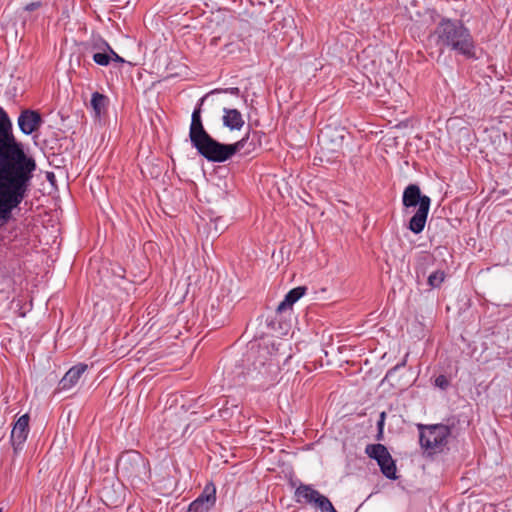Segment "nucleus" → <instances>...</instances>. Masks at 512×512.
Segmentation results:
<instances>
[{
    "instance_id": "obj_14",
    "label": "nucleus",
    "mask_w": 512,
    "mask_h": 512,
    "mask_svg": "<svg viewBox=\"0 0 512 512\" xmlns=\"http://www.w3.org/2000/svg\"><path fill=\"white\" fill-rule=\"evenodd\" d=\"M332 132H333V129H331L330 127H325L324 129H322L319 134V141L323 144H327L328 142H330L331 143L330 150L336 151L343 144V141H344L343 130H340V131L335 130L334 136L332 135Z\"/></svg>"
},
{
    "instance_id": "obj_22",
    "label": "nucleus",
    "mask_w": 512,
    "mask_h": 512,
    "mask_svg": "<svg viewBox=\"0 0 512 512\" xmlns=\"http://www.w3.org/2000/svg\"><path fill=\"white\" fill-rule=\"evenodd\" d=\"M222 92L228 93V94L234 95V96H239L240 89L238 87H230V88H226V89L222 90Z\"/></svg>"
},
{
    "instance_id": "obj_13",
    "label": "nucleus",
    "mask_w": 512,
    "mask_h": 512,
    "mask_svg": "<svg viewBox=\"0 0 512 512\" xmlns=\"http://www.w3.org/2000/svg\"><path fill=\"white\" fill-rule=\"evenodd\" d=\"M222 122L230 130H241L245 122L242 114L237 109L224 108Z\"/></svg>"
},
{
    "instance_id": "obj_16",
    "label": "nucleus",
    "mask_w": 512,
    "mask_h": 512,
    "mask_svg": "<svg viewBox=\"0 0 512 512\" xmlns=\"http://www.w3.org/2000/svg\"><path fill=\"white\" fill-rule=\"evenodd\" d=\"M108 98L104 94L94 92L91 95V107L95 118H100L108 105Z\"/></svg>"
},
{
    "instance_id": "obj_2",
    "label": "nucleus",
    "mask_w": 512,
    "mask_h": 512,
    "mask_svg": "<svg viewBox=\"0 0 512 512\" xmlns=\"http://www.w3.org/2000/svg\"><path fill=\"white\" fill-rule=\"evenodd\" d=\"M203 102L204 97L197 102L192 112L189 138L192 146L209 162H225L240 151L250 138L252 142L260 138L262 133L254 131L252 134L248 133L244 138L233 144L218 142L208 134L203 126L201 118Z\"/></svg>"
},
{
    "instance_id": "obj_15",
    "label": "nucleus",
    "mask_w": 512,
    "mask_h": 512,
    "mask_svg": "<svg viewBox=\"0 0 512 512\" xmlns=\"http://www.w3.org/2000/svg\"><path fill=\"white\" fill-rule=\"evenodd\" d=\"M306 289L304 287H296L291 289L279 303L277 311L282 313L292 308L293 304L296 303L304 294Z\"/></svg>"
},
{
    "instance_id": "obj_10",
    "label": "nucleus",
    "mask_w": 512,
    "mask_h": 512,
    "mask_svg": "<svg viewBox=\"0 0 512 512\" xmlns=\"http://www.w3.org/2000/svg\"><path fill=\"white\" fill-rule=\"evenodd\" d=\"M42 122L40 113L31 109L23 110L17 119L18 127L24 135H31L41 126Z\"/></svg>"
},
{
    "instance_id": "obj_21",
    "label": "nucleus",
    "mask_w": 512,
    "mask_h": 512,
    "mask_svg": "<svg viewBox=\"0 0 512 512\" xmlns=\"http://www.w3.org/2000/svg\"><path fill=\"white\" fill-rule=\"evenodd\" d=\"M41 6H42V2L41 1H34V2L26 4L24 6L23 10L26 11V12H31V11L37 10Z\"/></svg>"
},
{
    "instance_id": "obj_17",
    "label": "nucleus",
    "mask_w": 512,
    "mask_h": 512,
    "mask_svg": "<svg viewBox=\"0 0 512 512\" xmlns=\"http://www.w3.org/2000/svg\"><path fill=\"white\" fill-rule=\"evenodd\" d=\"M93 47L94 48H104L107 49L111 55V61L124 63V59L120 57L112 48L111 46L102 38H97L93 40Z\"/></svg>"
},
{
    "instance_id": "obj_7",
    "label": "nucleus",
    "mask_w": 512,
    "mask_h": 512,
    "mask_svg": "<svg viewBox=\"0 0 512 512\" xmlns=\"http://www.w3.org/2000/svg\"><path fill=\"white\" fill-rule=\"evenodd\" d=\"M296 502L314 505L321 512H337L331 501L311 485H300L295 491Z\"/></svg>"
},
{
    "instance_id": "obj_25",
    "label": "nucleus",
    "mask_w": 512,
    "mask_h": 512,
    "mask_svg": "<svg viewBox=\"0 0 512 512\" xmlns=\"http://www.w3.org/2000/svg\"><path fill=\"white\" fill-rule=\"evenodd\" d=\"M0 512H2V510L0 509Z\"/></svg>"
},
{
    "instance_id": "obj_5",
    "label": "nucleus",
    "mask_w": 512,
    "mask_h": 512,
    "mask_svg": "<svg viewBox=\"0 0 512 512\" xmlns=\"http://www.w3.org/2000/svg\"><path fill=\"white\" fill-rule=\"evenodd\" d=\"M421 448L429 455L443 451L451 434L450 428L445 424L418 425Z\"/></svg>"
},
{
    "instance_id": "obj_24",
    "label": "nucleus",
    "mask_w": 512,
    "mask_h": 512,
    "mask_svg": "<svg viewBox=\"0 0 512 512\" xmlns=\"http://www.w3.org/2000/svg\"><path fill=\"white\" fill-rule=\"evenodd\" d=\"M384 416H385V412H382V414H381V418L383 419V418H384Z\"/></svg>"
},
{
    "instance_id": "obj_19",
    "label": "nucleus",
    "mask_w": 512,
    "mask_h": 512,
    "mask_svg": "<svg viewBox=\"0 0 512 512\" xmlns=\"http://www.w3.org/2000/svg\"><path fill=\"white\" fill-rule=\"evenodd\" d=\"M445 272L443 270H436L428 276V285L431 288H439L445 280Z\"/></svg>"
},
{
    "instance_id": "obj_1",
    "label": "nucleus",
    "mask_w": 512,
    "mask_h": 512,
    "mask_svg": "<svg viewBox=\"0 0 512 512\" xmlns=\"http://www.w3.org/2000/svg\"><path fill=\"white\" fill-rule=\"evenodd\" d=\"M36 167L34 158L16 139L8 114L0 107V220L7 221L24 200Z\"/></svg>"
},
{
    "instance_id": "obj_6",
    "label": "nucleus",
    "mask_w": 512,
    "mask_h": 512,
    "mask_svg": "<svg viewBox=\"0 0 512 512\" xmlns=\"http://www.w3.org/2000/svg\"><path fill=\"white\" fill-rule=\"evenodd\" d=\"M365 452L371 459L377 462L381 472L386 478L391 480L397 478L395 461L383 444H368L365 448Z\"/></svg>"
},
{
    "instance_id": "obj_9",
    "label": "nucleus",
    "mask_w": 512,
    "mask_h": 512,
    "mask_svg": "<svg viewBox=\"0 0 512 512\" xmlns=\"http://www.w3.org/2000/svg\"><path fill=\"white\" fill-rule=\"evenodd\" d=\"M29 433V415L23 414L15 422L10 436V441L15 453L22 450Z\"/></svg>"
},
{
    "instance_id": "obj_23",
    "label": "nucleus",
    "mask_w": 512,
    "mask_h": 512,
    "mask_svg": "<svg viewBox=\"0 0 512 512\" xmlns=\"http://www.w3.org/2000/svg\"><path fill=\"white\" fill-rule=\"evenodd\" d=\"M407 357H408V354H406L404 360L401 363L397 364L395 368L398 369V368L404 367L406 364Z\"/></svg>"
},
{
    "instance_id": "obj_20",
    "label": "nucleus",
    "mask_w": 512,
    "mask_h": 512,
    "mask_svg": "<svg viewBox=\"0 0 512 512\" xmlns=\"http://www.w3.org/2000/svg\"><path fill=\"white\" fill-rule=\"evenodd\" d=\"M449 384V380L445 375H439L435 379V386L440 388L441 390H446Z\"/></svg>"
},
{
    "instance_id": "obj_3",
    "label": "nucleus",
    "mask_w": 512,
    "mask_h": 512,
    "mask_svg": "<svg viewBox=\"0 0 512 512\" xmlns=\"http://www.w3.org/2000/svg\"><path fill=\"white\" fill-rule=\"evenodd\" d=\"M432 36L441 50H449L466 59H477L476 44L470 30L460 20L442 19Z\"/></svg>"
},
{
    "instance_id": "obj_4",
    "label": "nucleus",
    "mask_w": 512,
    "mask_h": 512,
    "mask_svg": "<svg viewBox=\"0 0 512 512\" xmlns=\"http://www.w3.org/2000/svg\"><path fill=\"white\" fill-rule=\"evenodd\" d=\"M402 203L406 209L418 207L409 221L408 229L414 234H420L427 222L431 205L430 197L422 194L418 185L410 184L404 189Z\"/></svg>"
},
{
    "instance_id": "obj_11",
    "label": "nucleus",
    "mask_w": 512,
    "mask_h": 512,
    "mask_svg": "<svg viewBox=\"0 0 512 512\" xmlns=\"http://www.w3.org/2000/svg\"><path fill=\"white\" fill-rule=\"evenodd\" d=\"M117 467L128 476H133L137 475L141 468H145V463L138 452L132 451L120 457Z\"/></svg>"
},
{
    "instance_id": "obj_18",
    "label": "nucleus",
    "mask_w": 512,
    "mask_h": 512,
    "mask_svg": "<svg viewBox=\"0 0 512 512\" xmlns=\"http://www.w3.org/2000/svg\"><path fill=\"white\" fill-rule=\"evenodd\" d=\"M98 52L93 54V61L100 66H107L111 62V55L107 49L97 48Z\"/></svg>"
},
{
    "instance_id": "obj_8",
    "label": "nucleus",
    "mask_w": 512,
    "mask_h": 512,
    "mask_svg": "<svg viewBox=\"0 0 512 512\" xmlns=\"http://www.w3.org/2000/svg\"><path fill=\"white\" fill-rule=\"evenodd\" d=\"M216 504V488L213 483L205 485L201 494L188 506V512H209Z\"/></svg>"
},
{
    "instance_id": "obj_12",
    "label": "nucleus",
    "mask_w": 512,
    "mask_h": 512,
    "mask_svg": "<svg viewBox=\"0 0 512 512\" xmlns=\"http://www.w3.org/2000/svg\"><path fill=\"white\" fill-rule=\"evenodd\" d=\"M87 369L86 364H77L73 367H71L66 374L63 376V378L60 380V387L63 390H69L72 387H74L81 376L84 374V372Z\"/></svg>"
}]
</instances>
